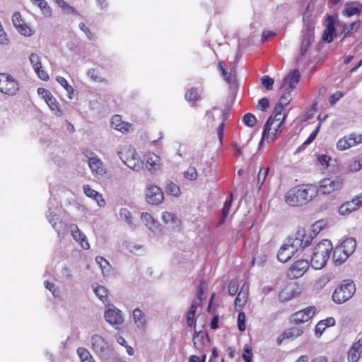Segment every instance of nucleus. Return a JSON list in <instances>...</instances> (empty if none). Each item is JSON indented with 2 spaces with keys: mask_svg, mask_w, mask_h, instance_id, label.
<instances>
[{
  "mask_svg": "<svg viewBox=\"0 0 362 362\" xmlns=\"http://www.w3.org/2000/svg\"><path fill=\"white\" fill-rule=\"evenodd\" d=\"M184 177L189 180H195L197 177L196 168L194 167H189L188 169L184 172Z\"/></svg>",
  "mask_w": 362,
  "mask_h": 362,
  "instance_id": "603ef678",
  "label": "nucleus"
},
{
  "mask_svg": "<svg viewBox=\"0 0 362 362\" xmlns=\"http://www.w3.org/2000/svg\"><path fill=\"white\" fill-rule=\"evenodd\" d=\"M161 218L168 228L171 230H178L180 228L181 221L175 214L165 211L163 213Z\"/></svg>",
  "mask_w": 362,
  "mask_h": 362,
  "instance_id": "aec40b11",
  "label": "nucleus"
},
{
  "mask_svg": "<svg viewBox=\"0 0 362 362\" xmlns=\"http://www.w3.org/2000/svg\"><path fill=\"white\" fill-rule=\"evenodd\" d=\"M29 59L38 77L43 81H47L49 79V75L47 71L42 69L40 57L36 53H32L30 55Z\"/></svg>",
  "mask_w": 362,
  "mask_h": 362,
  "instance_id": "4468645a",
  "label": "nucleus"
},
{
  "mask_svg": "<svg viewBox=\"0 0 362 362\" xmlns=\"http://www.w3.org/2000/svg\"><path fill=\"white\" fill-rule=\"evenodd\" d=\"M55 2L57 4V5L62 8V9L69 13H76V10L74 7L69 5L64 0H55Z\"/></svg>",
  "mask_w": 362,
  "mask_h": 362,
  "instance_id": "8fccbe9b",
  "label": "nucleus"
},
{
  "mask_svg": "<svg viewBox=\"0 0 362 362\" xmlns=\"http://www.w3.org/2000/svg\"><path fill=\"white\" fill-rule=\"evenodd\" d=\"M310 265L309 260L307 259L296 261L287 272L288 278L295 279L301 277L308 269Z\"/></svg>",
  "mask_w": 362,
  "mask_h": 362,
  "instance_id": "1a4fd4ad",
  "label": "nucleus"
},
{
  "mask_svg": "<svg viewBox=\"0 0 362 362\" xmlns=\"http://www.w3.org/2000/svg\"><path fill=\"white\" fill-rule=\"evenodd\" d=\"M340 247H342L345 252L344 259L348 258L355 251L356 241L353 238H346L340 244Z\"/></svg>",
  "mask_w": 362,
  "mask_h": 362,
  "instance_id": "cd10ccee",
  "label": "nucleus"
},
{
  "mask_svg": "<svg viewBox=\"0 0 362 362\" xmlns=\"http://www.w3.org/2000/svg\"><path fill=\"white\" fill-rule=\"evenodd\" d=\"M56 81L64 88V89L66 90L68 93V97L71 99V95L74 93V88L73 87L69 85L67 82V81L62 76H57Z\"/></svg>",
  "mask_w": 362,
  "mask_h": 362,
  "instance_id": "a19ab883",
  "label": "nucleus"
},
{
  "mask_svg": "<svg viewBox=\"0 0 362 362\" xmlns=\"http://www.w3.org/2000/svg\"><path fill=\"white\" fill-rule=\"evenodd\" d=\"M309 249L310 250L309 256L306 257H311L309 261L310 264L315 269H321L325 266L329 257L332 250V244L330 240L325 239L319 243L313 250L310 247Z\"/></svg>",
  "mask_w": 362,
  "mask_h": 362,
  "instance_id": "7ed1b4c3",
  "label": "nucleus"
},
{
  "mask_svg": "<svg viewBox=\"0 0 362 362\" xmlns=\"http://www.w3.org/2000/svg\"><path fill=\"white\" fill-rule=\"evenodd\" d=\"M342 180L339 177L335 179L325 178L320 181V191L322 194H329L331 192L341 188Z\"/></svg>",
  "mask_w": 362,
  "mask_h": 362,
  "instance_id": "9d476101",
  "label": "nucleus"
},
{
  "mask_svg": "<svg viewBox=\"0 0 362 362\" xmlns=\"http://www.w3.org/2000/svg\"><path fill=\"white\" fill-rule=\"evenodd\" d=\"M362 143V134H350L348 137L340 139L337 143V148L339 151H344L352 146Z\"/></svg>",
  "mask_w": 362,
  "mask_h": 362,
  "instance_id": "f8f14e48",
  "label": "nucleus"
},
{
  "mask_svg": "<svg viewBox=\"0 0 362 362\" xmlns=\"http://www.w3.org/2000/svg\"><path fill=\"white\" fill-rule=\"evenodd\" d=\"M37 5L40 7L42 13L46 16H50L52 13V10L50 7L48 6L47 1L45 0H40Z\"/></svg>",
  "mask_w": 362,
  "mask_h": 362,
  "instance_id": "6e6d98bb",
  "label": "nucleus"
},
{
  "mask_svg": "<svg viewBox=\"0 0 362 362\" xmlns=\"http://www.w3.org/2000/svg\"><path fill=\"white\" fill-rule=\"evenodd\" d=\"M57 211V208L54 206V200L49 201V209L46 214L47 218L58 235L63 236L66 233V223L60 219Z\"/></svg>",
  "mask_w": 362,
  "mask_h": 362,
  "instance_id": "423d86ee",
  "label": "nucleus"
},
{
  "mask_svg": "<svg viewBox=\"0 0 362 362\" xmlns=\"http://www.w3.org/2000/svg\"><path fill=\"white\" fill-rule=\"evenodd\" d=\"M185 99L188 101H195L199 99L197 91L195 88L189 89L185 93Z\"/></svg>",
  "mask_w": 362,
  "mask_h": 362,
  "instance_id": "5fc2aeb1",
  "label": "nucleus"
},
{
  "mask_svg": "<svg viewBox=\"0 0 362 362\" xmlns=\"http://www.w3.org/2000/svg\"><path fill=\"white\" fill-rule=\"evenodd\" d=\"M70 228L71 235L75 241L78 243L83 250H88L90 248V245L87 240L86 235L80 230L76 225L73 224Z\"/></svg>",
  "mask_w": 362,
  "mask_h": 362,
  "instance_id": "a211bd4d",
  "label": "nucleus"
},
{
  "mask_svg": "<svg viewBox=\"0 0 362 362\" xmlns=\"http://www.w3.org/2000/svg\"><path fill=\"white\" fill-rule=\"evenodd\" d=\"M326 21L327 27L322 35V40L327 42H331L333 40L334 35L335 33V17L333 16H328Z\"/></svg>",
  "mask_w": 362,
  "mask_h": 362,
  "instance_id": "412c9836",
  "label": "nucleus"
},
{
  "mask_svg": "<svg viewBox=\"0 0 362 362\" xmlns=\"http://www.w3.org/2000/svg\"><path fill=\"white\" fill-rule=\"evenodd\" d=\"M166 189L168 192L174 197H178L180 194V187L173 182L167 183Z\"/></svg>",
  "mask_w": 362,
  "mask_h": 362,
  "instance_id": "a18cd8bd",
  "label": "nucleus"
},
{
  "mask_svg": "<svg viewBox=\"0 0 362 362\" xmlns=\"http://www.w3.org/2000/svg\"><path fill=\"white\" fill-rule=\"evenodd\" d=\"M104 317L107 323L115 327H118L124 322L121 310L112 304L105 306Z\"/></svg>",
  "mask_w": 362,
  "mask_h": 362,
  "instance_id": "6e6552de",
  "label": "nucleus"
},
{
  "mask_svg": "<svg viewBox=\"0 0 362 362\" xmlns=\"http://www.w3.org/2000/svg\"><path fill=\"white\" fill-rule=\"evenodd\" d=\"M345 255V252L340 245L337 246L334 248L333 251V258L336 263L338 264H341L344 262L347 258L344 259V256Z\"/></svg>",
  "mask_w": 362,
  "mask_h": 362,
  "instance_id": "4c0bfd02",
  "label": "nucleus"
},
{
  "mask_svg": "<svg viewBox=\"0 0 362 362\" xmlns=\"http://www.w3.org/2000/svg\"><path fill=\"white\" fill-rule=\"evenodd\" d=\"M95 262L100 265L104 276L110 274L111 266L108 261L103 257L98 256L95 257Z\"/></svg>",
  "mask_w": 362,
  "mask_h": 362,
  "instance_id": "e433bc0d",
  "label": "nucleus"
},
{
  "mask_svg": "<svg viewBox=\"0 0 362 362\" xmlns=\"http://www.w3.org/2000/svg\"><path fill=\"white\" fill-rule=\"evenodd\" d=\"M46 103L49 106L52 112L57 117L62 115L61 110L59 108V103L57 102L56 98L52 95L45 100Z\"/></svg>",
  "mask_w": 362,
  "mask_h": 362,
  "instance_id": "72a5a7b5",
  "label": "nucleus"
},
{
  "mask_svg": "<svg viewBox=\"0 0 362 362\" xmlns=\"http://www.w3.org/2000/svg\"><path fill=\"white\" fill-rule=\"evenodd\" d=\"M159 161L160 157L153 153L146 156V167L151 172H154L159 168Z\"/></svg>",
  "mask_w": 362,
  "mask_h": 362,
  "instance_id": "bb28decb",
  "label": "nucleus"
},
{
  "mask_svg": "<svg viewBox=\"0 0 362 362\" xmlns=\"http://www.w3.org/2000/svg\"><path fill=\"white\" fill-rule=\"evenodd\" d=\"M249 286L244 283L235 300V306L243 307L247 302Z\"/></svg>",
  "mask_w": 362,
  "mask_h": 362,
  "instance_id": "c85d7f7f",
  "label": "nucleus"
},
{
  "mask_svg": "<svg viewBox=\"0 0 362 362\" xmlns=\"http://www.w3.org/2000/svg\"><path fill=\"white\" fill-rule=\"evenodd\" d=\"M313 39V38L311 37V35H303V40L301 42V47L300 49V55L301 57L304 56L305 54L307 52Z\"/></svg>",
  "mask_w": 362,
  "mask_h": 362,
  "instance_id": "58836bf2",
  "label": "nucleus"
},
{
  "mask_svg": "<svg viewBox=\"0 0 362 362\" xmlns=\"http://www.w3.org/2000/svg\"><path fill=\"white\" fill-rule=\"evenodd\" d=\"M269 106V102L267 98H263L258 102L257 108L261 111H265Z\"/></svg>",
  "mask_w": 362,
  "mask_h": 362,
  "instance_id": "338daca9",
  "label": "nucleus"
},
{
  "mask_svg": "<svg viewBox=\"0 0 362 362\" xmlns=\"http://www.w3.org/2000/svg\"><path fill=\"white\" fill-rule=\"evenodd\" d=\"M92 288L94 293L102 302L105 303L107 301L108 291L105 286L98 284H93L92 285Z\"/></svg>",
  "mask_w": 362,
  "mask_h": 362,
  "instance_id": "7c9ffc66",
  "label": "nucleus"
},
{
  "mask_svg": "<svg viewBox=\"0 0 362 362\" xmlns=\"http://www.w3.org/2000/svg\"><path fill=\"white\" fill-rule=\"evenodd\" d=\"M322 221H317L314 224H313L311 227V230L308 232L305 230V233L311 234L313 239L314 237L317 235V234H318L320 231L322 230Z\"/></svg>",
  "mask_w": 362,
  "mask_h": 362,
  "instance_id": "3c124183",
  "label": "nucleus"
},
{
  "mask_svg": "<svg viewBox=\"0 0 362 362\" xmlns=\"http://www.w3.org/2000/svg\"><path fill=\"white\" fill-rule=\"evenodd\" d=\"M77 354L79 356L81 362H95V359L93 358L90 353L86 348H78Z\"/></svg>",
  "mask_w": 362,
  "mask_h": 362,
  "instance_id": "f704fd0d",
  "label": "nucleus"
},
{
  "mask_svg": "<svg viewBox=\"0 0 362 362\" xmlns=\"http://www.w3.org/2000/svg\"><path fill=\"white\" fill-rule=\"evenodd\" d=\"M359 26H360V21H358L351 23L349 26L344 25L342 31L340 35L342 36V38H344L347 35H349V34H351V33L356 32L358 29Z\"/></svg>",
  "mask_w": 362,
  "mask_h": 362,
  "instance_id": "c9c22d12",
  "label": "nucleus"
},
{
  "mask_svg": "<svg viewBox=\"0 0 362 362\" xmlns=\"http://www.w3.org/2000/svg\"><path fill=\"white\" fill-rule=\"evenodd\" d=\"M274 83V79L268 76H264L262 78V84L268 90L272 89Z\"/></svg>",
  "mask_w": 362,
  "mask_h": 362,
  "instance_id": "bf43d9fd",
  "label": "nucleus"
},
{
  "mask_svg": "<svg viewBox=\"0 0 362 362\" xmlns=\"http://www.w3.org/2000/svg\"><path fill=\"white\" fill-rule=\"evenodd\" d=\"M61 277L65 281H71L73 279V272L71 267L64 266L61 270Z\"/></svg>",
  "mask_w": 362,
  "mask_h": 362,
  "instance_id": "09e8293b",
  "label": "nucleus"
},
{
  "mask_svg": "<svg viewBox=\"0 0 362 362\" xmlns=\"http://www.w3.org/2000/svg\"><path fill=\"white\" fill-rule=\"evenodd\" d=\"M320 128V123L318 124L317 128L310 134V136L308 137V139L303 142V146L309 145L315 140V139L316 138V136L318 134Z\"/></svg>",
  "mask_w": 362,
  "mask_h": 362,
  "instance_id": "e2e57ef3",
  "label": "nucleus"
},
{
  "mask_svg": "<svg viewBox=\"0 0 362 362\" xmlns=\"http://www.w3.org/2000/svg\"><path fill=\"white\" fill-rule=\"evenodd\" d=\"M197 305H198L197 302L193 301L190 306V308L187 313V325L189 327H192L194 323V318L195 316Z\"/></svg>",
  "mask_w": 362,
  "mask_h": 362,
  "instance_id": "ea45409f",
  "label": "nucleus"
},
{
  "mask_svg": "<svg viewBox=\"0 0 362 362\" xmlns=\"http://www.w3.org/2000/svg\"><path fill=\"white\" fill-rule=\"evenodd\" d=\"M130 169L139 172L143 169V161L139 158V154L122 162Z\"/></svg>",
  "mask_w": 362,
  "mask_h": 362,
  "instance_id": "c756f323",
  "label": "nucleus"
},
{
  "mask_svg": "<svg viewBox=\"0 0 362 362\" xmlns=\"http://www.w3.org/2000/svg\"><path fill=\"white\" fill-rule=\"evenodd\" d=\"M315 313V307H308L293 314L291 316V321L296 325L306 322L313 317Z\"/></svg>",
  "mask_w": 362,
  "mask_h": 362,
  "instance_id": "9b49d317",
  "label": "nucleus"
},
{
  "mask_svg": "<svg viewBox=\"0 0 362 362\" xmlns=\"http://www.w3.org/2000/svg\"><path fill=\"white\" fill-rule=\"evenodd\" d=\"M132 315L136 327L140 330H145L147 322L144 313L139 308H135Z\"/></svg>",
  "mask_w": 362,
  "mask_h": 362,
  "instance_id": "4be33fe9",
  "label": "nucleus"
},
{
  "mask_svg": "<svg viewBox=\"0 0 362 362\" xmlns=\"http://www.w3.org/2000/svg\"><path fill=\"white\" fill-rule=\"evenodd\" d=\"M238 328L241 332L245 331V314L243 312L238 313Z\"/></svg>",
  "mask_w": 362,
  "mask_h": 362,
  "instance_id": "052dcab7",
  "label": "nucleus"
},
{
  "mask_svg": "<svg viewBox=\"0 0 362 362\" xmlns=\"http://www.w3.org/2000/svg\"><path fill=\"white\" fill-rule=\"evenodd\" d=\"M218 111H219V109L216 107H214L211 110L206 111L205 117L207 122L212 123L219 119L220 117L218 116Z\"/></svg>",
  "mask_w": 362,
  "mask_h": 362,
  "instance_id": "79ce46f5",
  "label": "nucleus"
},
{
  "mask_svg": "<svg viewBox=\"0 0 362 362\" xmlns=\"http://www.w3.org/2000/svg\"><path fill=\"white\" fill-rule=\"evenodd\" d=\"M361 354L356 352V351L351 347L348 352L347 358L349 362H357L360 358Z\"/></svg>",
  "mask_w": 362,
  "mask_h": 362,
  "instance_id": "4d7b16f0",
  "label": "nucleus"
},
{
  "mask_svg": "<svg viewBox=\"0 0 362 362\" xmlns=\"http://www.w3.org/2000/svg\"><path fill=\"white\" fill-rule=\"evenodd\" d=\"M300 78V74L298 70H293L284 78L281 88H284L286 91L293 89L299 82Z\"/></svg>",
  "mask_w": 362,
  "mask_h": 362,
  "instance_id": "f3484780",
  "label": "nucleus"
},
{
  "mask_svg": "<svg viewBox=\"0 0 362 362\" xmlns=\"http://www.w3.org/2000/svg\"><path fill=\"white\" fill-rule=\"evenodd\" d=\"M110 124L113 129L122 132H127L131 127V125L123 122L121 116L118 115H115L111 118Z\"/></svg>",
  "mask_w": 362,
  "mask_h": 362,
  "instance_id": "a878e982",
  "label": "nucleus"
},
{
  "mask_svg": "<svg viewBox=\"0 0 362 362\" xmlns=\"http://www.w3.org/2000/svg\"><path fill=\"white\" fill-rule=\"evenodd\" d=\"M19 33L24 36H31L33 34L32 29L25 23L16 29Z\"/></svg>",
  "mask_w": 362,
  "mask_h": 362,
  "instance_id": "864d4df0",
  "label": "nucleus"
},
{
  "mask_svg": "<svg viewBox=\"0 0 362 362\" xmlns=\"http://www.w3.org/2000/svg\"><path fill=\"white\" fill-rule=\"evenodd\" d=\"M303 333V328L301 326L297 325L292 327L291 328H288L286 329L284 333L283 336L284 338H296L302 335Z\"/></svg>",
  "mask_w": 362,
  "mask_h": 362,
  "instance_id": "473e14b6",
  "label": "nucleus"
},
{
  "mask_svg": "<svg viewBox=\"0 0 362 362\" xmlns=\"http://www.w3.org/2000/svg\"><path fill=\"white\" fill-rule=\"evenodd\" d=\"M313 240L311 234H306L304 228L299 229L294 236L289 237L286 242L279 249L277 259L281 262H286L296 253L304 252L303 256H309L310 250L309 245Z\"/></svg>",
  "mask_w": 362,
  "mask_h": 362,
  "instance_id": "f257e3e1",
  "label": "nucleus"
},
{
  "mask_svg": "<svg viewBox=\"0 0 362 362\" xmlns=\"http://www.w3.org/2000/svg\"><path fill=\"white\" fill-rule=\"evenodd\" d=\"M344 96V93L341 91H337L333 93L329 98V103L331 105H334L337 101H339Z\"/></svg>",
  "mask_w": 362,
  "mask_h": 362,
  "instance_id": "774afa93",
  "label": "nucleus"
},
{
  "mask_svg": "<svg viewBox=\"0 0 362 362\" xmlns=\"http://www.w3.org/2000/svg\"><path fill=\"white\" fill-rule=\"evenodd\" d=\"M18 82L10 75L0 74V91L2 93L13 95L18 90Z\"/></svg>",
  "mask_w": 362,
  "mask_h": 362,
  "instance_id": "0eeeda50",
  "label": "nucleus"
},
{
  "mask_svg": "<svg viewBox=\"0 0 362 362\" xmlns=\"http://www.w3.org/2000/svg\"><path fill=\"white\" fill-rule=\"evenodd\" d=\"M303 23L305 30H303V35H311L312 38H313L315 24L313 21L310 19V15L307 13L303 15Z\"/></svg>",
  "mask_w": 362,
  "mask_h": 362,
  "instance_id": "2f4dec72",
  "label": "nucleus"
},
{
  "mask_svg": "<svg viewBox=\"0 0 362 362\" xmlns=\"http://www.w3.org/2000/svg\"><path fill=\"white\" fill-rule=\"evenodd\" d=\"M83 191L85 194L89 197H99V193L95 190L93 189L89 185H86L83 186Z\"/></svg>",
  "mask_w": 362,
  "mask_h": 362,
  "instance_id": "69168bd1",
  "label": "nucleus"
},
{
  "mask_svg": "<svg viewBox=\"0 0 362 362\" xmlns=\"http://www.w3.org/2000/svg\"><path fill=\"white\" fill-rule=\"evenodd\" d=\"M314 185H301L290 189L285 195L286 202L291 206H303L312 201L318 194Z\"/></svg>",
  "mask_w": 362,
  "mask_h": 362,
  "instance_id": "f03ea898",
  "label": "nucleus"
},
{
  "mask_svg": "<svg viewBox=\"0 0 362 362\" xmlns=\"http://www.w3.org/2000/svg\"><path fill=\"white\" fill-rule=\"evenodd\" d=\"M204 334L200 335L199 332H195L193 337V344L196 349L202 350L204 346Z\"/></svg>",
  "mask_w": 362,
  "mask_h": 362,
  "instance_id": "c03bdc74",
  "label": "nucleus"
},
{
  "mask_svg": "<svg viewBox=\"0 0 362 362\" xmlns=\"http://www.w3.org/2000/svg\"><path fill=\"white\" fill-rule=\"evenodd\" d=\"M117 154L122 162L129 159L138 155L135 148L130 145H124L120 147V150L117 151Z\"/></svg>",
  "mask_w": 362,
  "mask_h": 362,
  "instance_id": "393cba45",
  "label": "nucleus"
},
{
  "mask_svg": "<svg viewBox=\"0 0 362 362\" xmlns=\"http://www.w3.org/2000/svg\"><path fill=\"white\" fill-rule=\"evenodd\" d=\"M141 219L145 226L153 233L157 234L160 232V223L150 214L142 212Z\"/></svg>",
  "mask_w": 362,
  "mask_h": 362,
  "instance_id": "6ab92c4d",
  "label": "nucleus"
},
{
  "mask_svg": "<svg viewBox=\"0 0 362 362\" xmlns=\"http://www.w3.org/2000/svg\"><path fill=\"white\" fill-rule=\"evenodd\" d=\"M88 163L93 173L99 175H102L105 173L103 162L98 157L93 156L89 158Z\"/></svg>",
  "mask_w": 362,
  "mask_h": 362,
  "instance_id": "5701e85b",
  "label": "nucleus"
},
{
  "mask_svg": "<svg viewBox=\"0 0 362 362\" xmlns=\"http://www.w3.org/2000/svg\"><path fill=\"white\" fill-rule=\"evenodd\" d=\"M119 216L121 221H124L129 228L135 229L137 223L132 216L131 212L126 208H121L119 211Z\"/></svg>",
  "mask_w": 362,
  "mask_h": 362,
  "instance_id": "b1692460",
  "label": "nucleus"
},
{
  "mask_svg": "<svg viewBox=\"0 0 362 362\" xmlns=\"http://www.w3.org/2000/svg\"><path fill=\"white\" fill-rule=\"evenodd\" d=\"M92 351L101 358L108 357L112 352V348L105 338L98 334H94L90 339Z\"/></svg>",
  "mask_w": 362,
  "mask_h": 362,
  "instance_id": "39448f33",
  "label": "nucleus"
},
{
  "mask_svg": "<svg viewBox=\"0 0 362 362\" xmlns=\"http://www.w3.org/2000/svg\"><path fill=\"white\" fill-rule=\"evenodd\" d=\"M361 206H362V193L356 196L351 201L341 204L339 206L338 211L340 215L345 216L356 211Z\"/></svg>",
  "mask_w": 362,
  "mask_h": 362,
  "instance_id": "ddd939ff",
  "label": "nucleus"
},
{
  "mask_svg": "<svg viewBox=\"0 0 362 362\" xmlns=\"http://www.w3.org/2000/svg\"><path fill=\"white\" fill-rule=\"evenodd\" d=\"M232 200H233V195H232V194H230V199L229 201H226L224 203L223 208L222 209V218H221V220L220 221V224H223L225 222L226 218H227V216L228 215V213H229V211H230V209L231 206Z\"/></svg>",
  "mask_w": 362,
  "mask_h": 362,
  "instance_id": "37998d69",
  "label": "nucleus"
},
{
  "mask_svg": "<svg viewBox=\"0 0 362 362\" xmlns=\"http://www.w3.org/2000/svg\"><path fill=\"white\" fill-rule=\"evenodd\" d=\"M286 117V115L285 114H284L283 115H281V116L276 115V114H274V118H272V117H269V119H267L264 126L262 132V138L259 144H261L262 141L264 139L267 140V141H269V132L271 131L272 126L273 125V124L275 122H279V124H284Z\"/></svg>",
  "mask_w": 362,
  "mask_h": 362,
  "instance_id": "dca6fc26",
  "label": "nucleus"
},
{
  "mask_svg": "<svg viewBox=\"0 0 362 362\" xmlns=\"http://www.w3.org/2000/svg\"><path fill=\"white\" fill-rule=\"evenodd\" d=\"M12 22L14 27L17 29L24 23L20 13L15 12L12 16Z\"/></svg>",
  "mask_w": 362,
  "mask_h": 362,
  "instance_id": "13d9d810",
  "label": "nucleus"
},
{
  "mask_svg": "<svg viewBox=\"0 0 362 362\" xmlns=\"http://www.w3.org/2000/svg\"><path fill=\"white\" fill-rule=\"evenodd\" d=\"M361 168L362 160L361 159L355 160L349 165V169L352 172L359 171Z\"/></svg>",
  "mask_w": 362,
  "mask_h": 362,
  "instance_id": "680f3d73",
  "label": "nucleus"
},
{
  "mask_svg": "<svg viewBox=\"0 0 362 362\" xmlns=\"http://www.w3.org/2000/svg\"><path fill=\"white\" fill-rule=\"evenodd\" d=\"M146 199L148 204H158L163 200V194L160 189L156 186H151L146 190Z\"/></svg>",
  "mask_w": 362,
  "mask_h": 362,
  "instance_id": "2eb2a0df",
  "label": "nucleus"
},
{
  "mask_svg": "<svg viewBox=\"0 0 362 362\" xmlns=\"http://www.w3.org/2000/svg\"><path fill=\"white\" fill-rule=\"evenodd\" d=\"M355 292L356 286L354 281L350 279H345L334 290L332 299L336 303L342 304L349 300Z\"/></svg>",
  "mask_w": 362,
  "mask_h": 362,
  "instance_id": "20e7f679",
  "label": "nucleus"
},
{
  "mask_svg": "<svg viewBox=\"0 0 362 362\" xmlns=\"http://www.w3.org/2000/svg\"><path fill=\"white\" fill-rule=\"evenodd\" d=\"M243 122L246 126L252 127L255 125L257 119L252 114L247 113L243 116Z\"/></svg>",
  "mask_w": 362,
  "mask_h": 362,
  "instance_id": "de8ad7c7",
  "label": "nucleus"
},
{
  "mask_svg": "<svg viewBox=\"0 0 362 362\" xmlns=\"http://www.w3.org/2000/svg\"><path fill=\"white\" fill-rule=\"evenodd\" d=\"M269 168H261L259 169L258 175H257V184L259 185V188L263 185L268 173L269 172Z\"/></svg>",
  "mask_w": 362,
  "mask_h": 362,
  "instance_id": "49530a36",
  "label": "nucleus"
},
{
  "mask_svg": "<svg viewBox=\"0 0 362 362\" xmlns=\"http://www.w3.org/2000/svg\"><path fill=\"white\" fill-rule=\"evenodd\" d=\"M291 100V95L290 94V92L288 90L287 93L283 94L279 101V104H280L282 106L287 105L290 101Z\"/></svg>",
  "mask_w": 362,
  "mask_h": 362,
  "instance_id": "0e129e2a",
  "label": "nucleus"
}]
</instances>
